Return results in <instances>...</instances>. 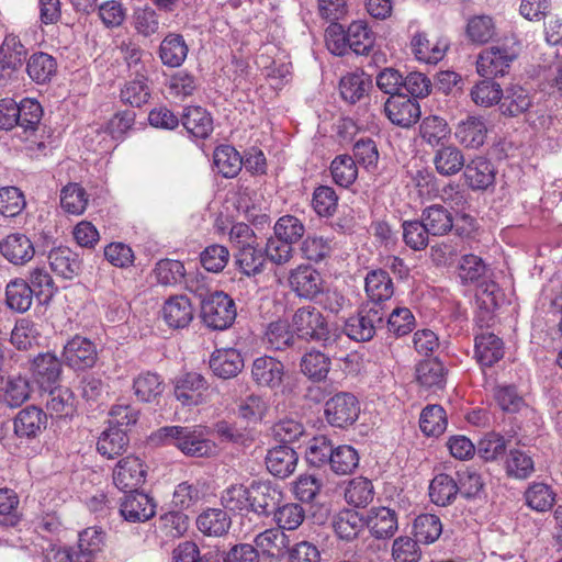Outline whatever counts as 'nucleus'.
Masks as SVG:
<instances>
[{
    "mask_svg": "<svg viewBox=\"0 0 562 562\" xmlns=\"http://www.w3.org/2000/svg\"><path fill=\"white\" fill-rule=\"evenodd\" d=\"M204 277L189 279L186 286L201 299V317L203 323L216 330L228 328L236 318V306L231 296L222 291L209 292Z\"/></svg>",
    "mask_w": 562,
    "mask_h": 562,
    "instance_id": "obj_1",
    "label": "nucleus"
},
{
    "mask_svg": "<svg viewBox=\"0 0 562 562\" xmlns=\"http://www.w3.org/2000/svg\"><path fill=\"white\" fill-rule=\"evenodd\" d=\"M151 440L175 446L186 456L195 458L209 457L216 450L203 426H165L153 434Z\"/></svg>",
    "mask_w": 562,
    "mask_h": 562,
    "instance_id": "obj_2",
    "label": "nucleus"
},
{
    "mask_svg": "<svg viewBox=\"0 0 562 562\" xmlns=\"http://www.w3.org/2000/svg\"><path fill=\"white\" fill-rule=\"evenodd\" d=\"M519 54V41L515 35L505 36L502 41L483 49L476 61L480 76L494 78L505 76Z\"/></svg>",
    "mask_w": 562,
    "mask_h": 562,
    "instance_id": "obj_3",
    "label": "nucleus"
},
{
    "mask_svg": "<svg viewBox=\"0 0 562 562\" xmlns=\"http://www.w3.org/2000/svg\"><path fill=\"white\" fill-rule=\"evenodd\" d=\"M293 331L302 339L322 342L328 346L335 342L328 322L315 306H302L292 316Z\"/></svg>",
    "mask_w": 562,
    "mask_h": 562,
    "instance_id": "obj_4",
    "label": "nucleus"
},
{
    "mask_svg": "<svg viewBox=\"0 0 562 562\" xmlns=\"http://www.w3.org/2000/svg\"><path fill=\"white\" fill-rule=\"evenodd\" d=\"M105 542V532L100 527H89L79 533L78 551L60 550L55 546H49L44 558V562L50 559L57 562H71L72 558L81 557L82 561L93 562L92 557L100 552Z\"/></svg>",
    "mask_w": 562,
    "mask_h": 562,
    "instance_id": "obj_5",
    "label": "nucleus"
},
{
    "mask_svg": "<svg viewBox=\"0 0 562 562\" xmlns=\"http://www.w3.org/2000/svg\"><path fill=\"white\" fill-rule=\"evenodd\" d=\"M360 414V403L356 395L349 392H338L325 403L326 422L337 428L353 425Z\"/></svg>",
    "mask_w": 562,
    "mask_h": 562,
    "instance_id": "obj_6",
    "label": "nucleus"
},
{
    "mask_svg": "<svg viewBox=\"0 0 562 562\" xmlns=\"http://www.w3.org/2000/svg\"><path fill=\"white\" fill-rule=\"evenodd\" d=\"M385 313L382 307L370 306L362 307L356 315L347 318L344 327L345 334L356 341H369L382 325Z\"/></svg>",
    "mask_w": 562,
    "mask_h": 562,
    "instance_id": "obj_7",
    "label": "nucleus"
},
{
    "mask_svg": "<svg viewBox=\"0 0 562 562\" xmlns=\"http://www.w3.org/2000/svg\"><path fill=\"white\" fill-rule=\"evenodd\" d=\"M289 286L300 299L315 300L323 293L324 279L318 270L310 265H300L289 274Z\"/></svg>",
    "mask_w": 562,
    "mask_h": 562,
    "instance_id": "obj_8",
    "label": "nucleus"
},
{
    "mask_svg": "<svg viewBox=\"0 0 562 562\" xmlns=\"http://www.w3.org/2000/svg\"><path fill=\"white\" fill-rule=\"evenodd\" d=\"M147 470L143 461L135 456L121 459L113 470V483L122 492H134L146 479Z\"/></svg>",
    "mask_w": 562,
    "mask_h": 562,
    "instance_id": "obj_9",
    "label": "nucleus"
},
{
    "mask_svg": "<svg viewBox=\"0 0 562 562\" xmlns=\"http://www.w3.org/2000/svg\"><path fill=\"white\" fill-rule=\"evenodd\" d=\"M384 112L394 125L409 128L420 117V105L417 100H413L406 94H395L387 98Z\"/></svg>",
    "mask_w": 562,
    "mask_h": 562,
    "instance_id": "obj_10",
    "label": "nucleus"
},
{
    "mask_svg": "<svg viewBox=\"0 0 562 562\" xmlns=\"http://www.w3.org/2000/svg\"><path fill=\"white\" fill-rule=\"evenodd\" d=\"M282 491L267 481H252L250 484V512L269 516L283 502Z\"/></svg>",
    "mask_w": 562,
    "mask_h": 562,
    "instance_id": "obj_11",
    "label": "nucleus"
},
{
    "mask_svg": "<svg viewBox=\"0 0 562 562\" xmlns=\"http://www.w3.org/2000/svg\"><path fill=\"white\" fill-rule=\"evenodd\" d=\"M284 364L270 356L258 357L251 364V380L259 387L279 389L284 378Z\"/></svg>",
    "mask_w": 562,
    "mask_h": 562,
    "instance_id": "obj_12",
    "label": "nucleus"
},
{
    "mask_svg": "<svg viewBox=\"0 0 562 562\" xmlns=\"http://www.w3.org/2000/svg\"><path fill=\"white\" fill-rule=\"evenodd\" d=\"M97 348L94 344L82 336H75L63 350L64 363L75 370L91 368L97 361Z\"/></svg>",
    "mask_w": 562,
    "mask_h": 562,
    "instance_id": "obj_13",
    "label": "nucleus"
},
{
    "mask_svg": "<svg viewBox=\"0 0 562 562\" xmlns=\"http://www.w3.org/2000/svg\"><path fill=\"white\" fill-rule=\"evenodd\" d=\"M121 501L120 514L130 522H144L155 516L156 504L147 494L138 492H127Z\"/></svg>",
    "mask_w": 562,
    "mask_h": 562,
    "instance_id": "obj_14",
    "label": "nucleus"
},
{
    "mask_svg": "<svg viewBox=\"0 0 562 562\" xmlns=\"http://www.w3.org/2000/svg\"><path fill=\"white\" fill-rule=\"evenodd\" d=\"M209 382L199 372H187L175 380V396L183 405L192 406L202 402Z\"/></svg>",
    "mask_w": 562,
    "mask_h": 562,
    "instance_id": "obj_15",
    "label": "nucleus"
},
{
    "mask_svg": "<svg viewBox=\"0 0 562 562\" xmlns=\"http://www.w3.org/2000/svg\"><path fill=\"white\" fill-rule=\"evenodd\" d=\"M32 378L42 390L54 386L61 374V361L55 353L43 352L33 358L30 367Z\"/></svg>",
    "mask_w": 562,
    "mask_h": 562,
    "instance_id": "obj_16",
    "label": "nucleus"
},
{
    "mask_svg": "<svg viewBox=\"0 0 562 562\" xmlns=\"http://www.w3.org/2000/svg\"><path fill=\"white\" fill-rule=\"evenodd\" d=\"M47 425V414L35 405L22 408L13 419L14 434L22 439L36 438Z\"/></svg>",
    "mask_w": 562,
    "mask_h": 562,
    "instance_id": "obj_17",
    "label": "nucleus"
},
{
    "mask_svg": "<svg viewBox=\"0 0 562 562\" xmlns=\"http://www.w3.org/2000/svg\"><path fill=\"white\" fill-rule=\"evenodd\" d=\"M463 169L464 181L474 191H484L495 182L494 166L482 156L471 159Z\"/></svg>",
    "mask_w": 562,
    "mask_h": 562,
    "instance_id": "obj_18",
    "label": "nucleus"
},
{
    "mask_svg": "<svg viewBox=\"0 0 562 562\" xmlns=\"http://www.w3.org/2000/svg\"><path fill=\"white\" fill-rule=\"evenodd\" d=\"M299 461L295 450L281 445L268 450L265 462L267 470L277 477L285 479L293 474Z\"/></svg>",
    "mask_w": 562,
    "mask_h": 562,
    "instance_id": "obj_19",
    "label": "nucleus"
},
{
    "mask_svg": "<svg viewBox=\"0 0 562 562\" xmlns=\"http://www.w3.org/2000/svg\"><path fill=\"white\" fill-rule=\"evenodd\" d=\"M27 55L26 48L15 35H7L0 46V80L19 69Z\"/></svg>",
    "mask_w": 562,
    "mask_h": 562,
    "instance_id": "obj_20",
    "label": "nucleus"
},
{
    "mask_svg": "<svg viewBox=\"0 0 562 562\" xmlns=\"http://www.w3.org/2000/svg\"><path fill=\"white\" fill-rule=\"evenodd\" d=\"M210 368L221 379H232L244 368V358L235 348L216 349L210 358Z\"/></svg>",
    "mask_w": 562,
    "mask_h": 562,
    "instance_id": "obj_21",
    "label": "nucleus"
},
{
    "mask_svg": "<svg viewBox=\"0 0 562 562\" xmlns=\"http://www.w3.org/2000/svg\"><path fill=\"white\" fill-rule=\"evenodd\" d=\"M367 527L376 539H390L398 529L397 514L389 507H373L366 519Z\"/></svg>",
    "mask_w": 562,
    "mask_h": 562,
    "instance_id": "obj_22",
    "label": "nucleus"
},
{
    "mask_svg": "<svg viewBox=\"0 0 562 562\" xmlns=\"http://www.w3.org/2000/svg\"><path fill=\"white\" fill-rule=\"evenodd\" d=\"M194 310L186 295L169 297L162 307V317L170 328L187 327L193 319Z\"/></svg>",
    "mask_w": 562,
    "mask_h": 562,
    "instance_id": "obj_23",
    "label": "nucleus"
},
{
    "mask_svg": "<svg viewBox=\"0 0 562 562\" xmlns=\"http://www.w3.org/2000/svg\"><path fill=\"white\" fill-rule=\"evenodd\" d=\"M364 290L371 306L381 307L380 304L390 300L394 294V285L389 272L383 269L371 270L364 279Z\"/></svg>",
    "mask_w": 562,
    "mask_h": 562,
    "instance_id": "obj_24",
    "label": "nucleus"
},
{
    "mask_svg": "<svg viewBox=\"0 0 562 562\" xmlns=\"http://www.w3.org/2000/svg\"><path fill=\"white\" fill-rule=\"evenodd\" d=\"M18 109L20 113L16 114V135L29 140L38 128L43 116L42 105L34 99L25 98L18 103Z\"/></svg>",
    "mask_w": 562,
    "mask_h": 562,
    "instance_id": "obj_25",
    "label": "nucleus"
},
{
    "mask_svg": "<svg viewBox=\"0 0 562 562\" xmlns=\"http://www.w3.org/2000/svg\"><path fill=\"white\" fill-rule=\"evenodd\" d=\"M2 256L11 263L19 266L29 262L35 254L31 239L24 234H11L0 244Z\"/></svg>",
    "mask_w": 562,
    "mask_h": 562,
    "instance_id": "obj_26",
    "label": "nucleus"
},
{
    "mask_svg": "<svg viewBox=\"0 0 562 562\" xmlns=\"http://www.w3.org/2000/svg\"><path fill=\"white\" fill-rule=\"evenodd\" d=\"M257 551L274 560L286 557L290 540L279 528L267 529L255 538Z\"/></svg>",
    "mask_w": 562,
    "mask_h": 562,
    "instance_id": "obj_27",
    "label": "nucleus"
},
{
    "mask_svg": "<svg viewBox=\"0 0 562 562\" xmlns=\"http://www.w3.org/2000/svg\"><path fill=\"white\" fill-rule=\"evenodd\" d=\"M234 259L237 269L247 277H255L263 272L267 261L262 248L255 243L238 246Z\"/></svg>",
    "mask_w": 562,
    "mask_h": 562,
    "instance_id": "obj_28",
    "label": "nucleus"
},
{
    "mask_svg": "<svg viewBox=\"0 0 562 562\" xmlns=\"http://www.w3.org/2000/svg\"><path fill=\"white\" fill-rule=\"evenodd\" d=\"M50 269L64 279H72L81 270L79 256L68 247H56L48 252Z\"/></svg>",
    "mask_w": 562,
    "mask_h": 562,
    "instance_id": "obj_29",
    "label": "nucleus"
},
{
    "mask_svg": "<svg viewBox=\"0 0 562 562\" xmlns=\"http://www.w3.org/2000/svg\"><path fill=\"white\" fill-rule=\"evenodd\" d=\"M420 220L432 236H445L454 227L452 213L441 204L425 207Z\"/></svg>",
    "mask_w": 562,
    "mask_h": 562,
    "instance_id": "obj_30",
    "label": "nucleus"
},
{
    "mask_svg": "<svg viewBox=\"0 0 562 562\" xmlns=\"http://www.w3.org/2000/svg\"><path fill=\"white\" fill-rule=\"evenodd\" d=\"M133 391L138 401L154 403L162 395L165 382L158 373L144 371L134 378Z\"/></svg>",
    "mask_w": 562,
    "mask_h": 562,
    "instance_id": "obj_31",
    "label": "nucleus"
},
{
    "mask_svg": "<svg viewBox=\"0 0 562 562\" xmlns=\"http://www.w3.org/2000/svg\"><path fill=\"white\" fill-rule=\"evenodd\" d=\"M158 53L165 66L176 68L187 59L189 47L181 34L168 33L161 41Z\"/></svg>",
    "mask_w": 562,
    "mask_h": 562,
    "instance_id": "obj_32",
    "label": "nucleus"
},
{
    "mask_svg": "<svg viewBox=\"0 0 562 562\" xmlns=\"http://www.w3.org/2000/svg\"><path fill=\"white\" fill-rule=\"evenodd\" d=\"M432 162L440 176L451 177L464 168L465 159L462 151L454 145H442L434 154Z\"/></svg>",
    "mask_w": 562,
    "mask_h": 562,
    "instance_id": "obj_33",
    "label": "nucleus"
},
{
    "mask_svg": "<svg viewBox=\"0 0 562 562\" xmlns=\"http://www.w3.org/2000/svg\"><path fill=\"white\" fill-rule=\"evenodd\" d=\"M504 357V346L501 338L492 333L475 337V358L483 367H492Z\"/></svg>",
    "mask_w": 562,
    "mask_h": 562,
    "instance_id": "obj_34",
    "label": "nucleus"
},
{
    "mask_svg": "<svg viewBox=\"0 0 562 562\" xmlns=\"http://www.w3.org/2000/svg\"><path fill=\"white\" fill-rule=\"evenodd\" d=\"M348 52L357 55H368L375 43V34L362 20L353 21L347 27Z\"/></svg>",
    "mask_w": 562,
    "mask_h": 562,
    "instance_id": "obj_35",
    "label": "nucleus"
},
{
    "mask_svg": "<svg viewBox=\"0 0 562 562\" xmlns=\"http://www.w3.org/2000/svg\"><path fill=\"white\" fill-rule=\"evenodd\" d=\"M182 125L196 138H206L213 131V119L202 106H188L182 115Z\"/></svg>",
    "mask_w": 562,
    "mask_h": 562,
    "instance_id": "obj_36",
    "label": "nucleus"
},
{
    "mask_svg": "<svg viewBox=\"0 0 562 562\" xmlns=\"http://www.w3.org/2000/svg\"><path fill=\"white\" fill-rule=\"evenodd\" d=\"M33 296L29 282L22 278L9 281L5 286V304L16 313L29 311L33 303Z\"/></svg>",
    "mask_w": 562,
    "mask_h": 562,
    "instance_id": "obj_37",
    "label": "nucleus"
},
{
    "mask_svg": "<svg viewBox=\"0 0 562 562\" xmlns=\"http://www.w3.org/2000/svg\"><path fill=\"white\" fill-rule=\"evenodd\" d=\"M364 526H367L366 519L353 509L340 510L333 519L336 535L346 541L356 539Z\"/></svg>",
    "mask_w": 562,
    "mask_h": 562,
    "instance_id": "obj_38",
    "label": "nucleus"
},
{
    "mask_svg": "<svg viewBox=\"0 0 562 562\" xmlns=\"http://www.w3.org/2000/svg\"><path fill=\"white\" fill-rule=\"evenodd\" d=\"M485 123L477 117L469 116L460 122L456 128V138L467 148L481 147L486 138Z\"/></svg>",
    "mask_w": 562,
    "mask_h": 562,
    "instance_id": "obj_39",
    "label": "nucleus"
},
{
    "mask_svg": "<svg viewBox=\"0 0 562 562\" xmlns=\"http://www.w3.org/2000/svg\"><path fill=\"white\" fill-rule=\"evenodd\" d=\"M446 374L447 370L443 363L437 359L423 361L416 368V378L419 384L435 392L445 387Z\"/></svg>",
    "mask_w": 562,
    "mask_h": 562,
    "instance_id": "obj_40",
    "label": "nucleus"
},
{
    "mask_svg": "<svg viewBox=\"0 0 562 562\" xmlns=\"http://www.w3.org/2000/svg\"><path fill=\"white\" fill-rule=\"evenodd\" d=\"M447 44L440 41L430 43L425 33H416L411 40V49L419 61L437 64L447 50Z\"/></svg>",
    "mask_w": 562,
    "mask_h": 562,
    "instance_id": "obj_41",
    "label": "nucleus"
},
{
    "mask_svg": "<svg viewBox=\"0 0 562 562\" xmlns=\"http://www.w3.org/2000/svg\"><path fill=\"white\" fill-rule=\"evenodd\" d=\"M458 486L456 480L446 473L437 474L429 484L430 501L437 506H448L457 498Z\"/></svg>",
    "mask_w": 562,
    "mask_h": 562,
    "instance_id": "obj_42",
    "label": "nucleus"
},
{
    "mask_svg": "<svg viewBox=\"0 0 562 562\" xmlns=\"http://www.w3.org/2000/svg\"><path fill=\"white\" fill-rule=\"evenodd\" d=\"M47 391L46 408L52 417L61 418L74 415L75 396L70 389L52 386Z\"/></svg>",
    "mask_w": 562,
    "mask_h": 562,
    "instance_id": "obj_43",
    "label": "nucleus"
},
{
    "mask_svg": "<svg viewBox=\"0 0 562 562\" xmlns=\"http://www.w3.org/2000/svg\"><path fill=\"white\" fill-rule=\"evenodd\" d=\"M128 445V437L119 427H109L103 430L97 442V450L108 459L120 456Z\"/></svg>",
    "mask_w": 562,
    "mask_h": 562,
    "instance_id": "obj_44",
    "label": "nucleus"
},
{
    "mask_svg": "<svg viewBox=\"0 0 562 562\" xmlns=\"http://www.w3.org/2000/svg\"><path fill=\"white\" fill-rule=\"evenodd\" d=\"M214 166L224 178L236 177L243 168V158L231 145L218 146L213 155Z\"/></svg>",
    "mask_w": 562,
    "mask_h": 562,
    "instance_id": "obj_45",
    "label": "nucleus"
},
{
    "mask_svg": "<svg viewBox=\"0 0 562 562\" xmlns=\"http://www.w3.org/2000/svg\"><path fill=\"white\" fill-rule=\"evenodd\" d=\"M196 526L204 535L220 537L229 529L231 519L226 512L218 508H209L199 515Z\"/></svg>",
    "mask_w": 562,
    "mask_h": 562,
    "instance_id": "obj_46",
    "label": "nucleus"
},
{
    "mask_svg": "<svg viewBox=\"0 0 562 562\" xmlns=\"http://www.w3.org/2000/svg\"><path fill=\"white\" fill-rule=\"evenodd\" d=\"M330 366L331 361L329 357L316 349L304 353L300 362L302 373L310 380L317 382L326 379Z\"/></svg>",
    "mask_w": 562,
    "mask_h": 562,
    "instance_id": "obj_47",
    "label": "nucleus"
},
{
    "mask_svg": "<svg viewBox=\"0 0 562 562\" xmlns=\"http://www.w3.org/2000/svg\"><path fill=\"white\" fill-rule=\"evenodd\" d=\"M57 63L55 58L46 53L33 54L27 64L26 71L30 78L36 83H46L56 74Z\"/></svg>",
    "mask_w": 562,
    "mask_h": 562,
    "instance_id": "obj_48",
    "label": "nucleus"
},
{
    "mask_svg": "<svg viewBox=\"0 0 562 562\" xmlns=\"http://www.w3.org/2000/svg\"><path fill=\"white\" fill-rule=\"evenodd\" d=\"M329 170L334 182L342 188H349L358 178L357 162L347 154L336 156Z\"/></svg>",
    "mask_w": 562,
    "mask_h": 562,
    "instance_id": "obj_49",
    "label": "nucleus"
},
{
    "mask_svg": "<svg viewBox=\"0 0 562 562\" xmlns=\"http://www.w3.org/2000/svg\"><path fill=\"white\" fill-rule=\"evenodd\" d=\"M413 532L417 541L425 544L434 543L442 533L441 520L434 514H420L414 520Z\"/></svg>",
    "mask_w": 562,
    "mask_h": 562,
    "instance_id": "obj_50",
    "label": "nucleus"
},
{
    "mask_svg": "<svg viewBox=\"0 0 562 562\" xmlns=\"http://www.w3.org/2000/svg\"><path fill=\"white\" fill-rule=\"evenodd\" d=\"M531 97L529 92L519 86H513L502 95L501 111L508 116H517L526 112L531 106Z\"/></svg>",
    "mask_w": 562,
    "mask_h": 562,
    "instance_id": "obj_51",
    "label": "nucleus"
},
{
    "mask_svg": "<svg viewBox=\"0 0 562 562\" xmlns=\"http://www.w3.org/2000/svg\"><path fill=\"white\" fill-rule=\"evenodd\" d=\"M420 137L430 146L443 145L450 135V128L445 119L437 115L426 116L419 126Z\"/></svg>",
    "mask_w": 562,
    "mask_h": 562,
    "instance_id": "obj_52",
    "label": "nucleus"
},
{
    "mask_svg": "<svg viewBox=\"0 0 562 562\" xmlns=\"http://www.w3.org/2000/svg\"><path fill=\"white\" fill-rule=\"evenodd\" d=\"M507 441L496 431L486 432L476 443V454L485 462H493L504 457Z\"/></svg>",
    "mask_w": 562,
    "mask_h": 562,
    "instance_id": "obj_53",
    "label": "nucleus"
},
{
    "mask_svg": "<svg viewBox=\"0 0 562 562\" xmlns=\"http://www.w3.org/2000/svg\"><path fill=\"white\" fill-rule=\"evenodd\" d=\"M526 504L533 510H550L555 503V493L544 483H532L525 492Z\"/></svg>",
    "mask_w": 562,
    "mask_h": 562,
    "instance_id": "obj_54",
    "label": "nucleus"
},
{
    "mask_svg": "<svg viewBox=\"0 0 562 562\" xmlns=\"http://www.w3.org/2000/svg\"><path fill=\"white\" fill-rule=\"evenodd\" d=\"M279 529L295 530L305 519V509L293 502L281 503L273 513Z\"/></svg>",
    "mask_w": 562,
    "mask_h": 562,
    "instance_id": "obj_55",
    "label": "nucleus"
},
{
    "mask_svg": "<svg viewBox=\"0 0 562 562\" xmlns=\"http://www.w3.org/2000/svg\"><path fill=\"white\" fill-rule=\"evenodd\" d=\"M40 331L36 325L27 319L22 318L16 322L11 331V344L19 350H27L38 345Z\"/></svg>",
    "mask_w": 562,
    "mask_h": 562,
    "instance_id": "obj_56",
    "label": "nucleus"
},
{
    "mask_svg": "<svg viewBox=\"0 0 562 562\" xmlns=\"http://www.w3.org/2000/svg\"><path fill=\"white\" fill-rule=\"evenodd\" d=\"M359 464V454L355 448L341 445L333 448L329 465L339 475L351 473Z\"/></svg>",
    "mask_w": 562,
    "mask_h": 562,
    "instance_id": "obj_57",
    "label": "nucleus"
},
{
    "mask_svg": "<svg viewBox=\"0 0 562 562\" xmlns=\"http://www.w3.org/2000/svg\"><path fill=\"white\" fill-rule=\"evenodd\" d=\"M373 496V484L363 476L352 479L345 491L346 502L355 507L367 506L372 502Z\"/></svg>",
    "mask_w": 562,
    "mask_h": 562,
    "instance_id": "obj_58",
    "label": "nucleus"
},
{
    "mask_svg": "<svg viewBox=\"0 0 562 562\" xmlns=\"http://www.w3.org/2000/svg\"><path fill=\"white\" fill-rule=\"evenodd\" d=\"M60 204L65 212L80 215L88 205V194L78 183H69L60 192Z\"/></svg>",
    "mask_w": 562,
    "mask_h": 562,
    "instance_id": "obj_59",
    "label": "nucleus"
},
{
    "mask_svg": "<svg viewBox=\"0 0 562 562\" xmlns=\"http://www.w3.org/2000/svg\"><path fill=\"white\" fill-rule=\"evenodd\" d=\"M447 416L440 405H429L422 411L419 426L427 436H439L447 428Z\"/></svg>",
    "mask_w": 562,
    "mask_h": 562,
    "instance_id": "obj_60",
    "label": "nucleus"
},
{
    "mask_svg": "<svg viewBox=\"0 0 562 562\" xmlns=\"http://www.w3.org/2000/svg\"><path fill=\"white\" fill-rule=\"evenodd\" d=\"M300 250L303 258L317 263L331 254L333 239L317 235H308L302 241Z\"/></svg>",
    "mask_w": 562,
    "mask_h": 562,
    "instance_id": "obj_61",
    "label": "nucleus"
},
{
    "mask_svg": "<svg viewBox=\"0 0 562 562\" xmlns=\"http://www.w3.org/2000/svg\"><path fill=\"white\" fill-rule=\"evenodd\" d=\"M203 496V484L200 481H186L177 485L172 495V504L179 509H188L198 504Z\"/></svg>",
    "mask_w": 562,
    "mask_h": 562,
    "instance_id": "obj_62",
    "label": "nucleus"
},
{
    "mask_svg": "<svg viewBox=\"0 0 562 562\" xmlns=\"http://www.w3.org/2000/svg\"><path fill=\"white\" fill-rule=\"evenodd\" d=\"M149 98L150 90L144 75H137L134 80L127 81L121 90V100L132 106L139 108L147 103Z\"/></svg>",
    "mask_w": 562,
    "mask_h": 562,
    "instance_id": "obj_63",
    "label": "nucleus"
},
{
    "mask_svg": "<svg viewBox=\"0 0 562 562\" xmlns=\"http://www.w3.org/2000/svg\"><path fill=\"white\" fill-rule=\"evenodd\" d=\"M158 283L162 285H176L186 277V269L181 261L173 259L159 260L154 269Z\"/></svg>",
    "mask_w": 562,
    "mask_h": 562,
    "instance_id": "obj_64",
    "label": "nucleus"
}]
</instances>
